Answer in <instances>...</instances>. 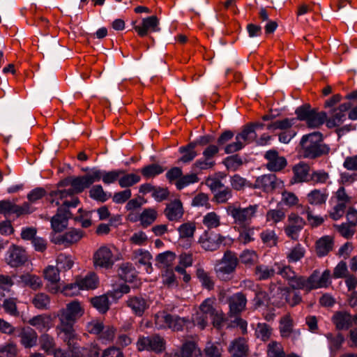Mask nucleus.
I'll use <instances>...</instances> for the list:
<instances>
[{
  "label": "nucleus",
  "instance_id": "c756f323",
  "mask_svg": "<svg viewBox=\"0 0 357 357\" xmlns=\"http://www.w3.org/2000/svg\"><path fill=\"white\" fill-rule=\"evenodd\" d=\"M158 213L153 208H144L139 215V221L142 227L146 228L151 225L158 218Z\"/></svg>",
  "mask_w": 357,
  "mask_h": 357
},
{
  "label": "nucleus",
  "instance_id": "f257e3e1",
  "mask_svg": "<svg viewBox=\"0 0 357 357\" xmlns=\"http://www.w3.org/2000/svg\"><path fill=\"white\" fill-rule=\"evenodd\" d=\"M84 313V305L77 300H74L66 304L64 308L61 309L57 313L59 324L56 326L57 335H66V339H70L73 334L74 324Z\"/></svg>",
  "mask_w": 357,
  "mask_h": 357
},
{
  "label": "nucleus",
  "instance_id": "8fccbe9b",
  "mask_svg": "<svg viewBox=\"0 0 357 357\" xmlns=\"http://www.w3.org/2000/svg\"><path fill=\"white\" fill-rule=\"evenodd\" d=\"M196 230L195 223L193 222H187L181 225L177 231L179 234V238L191 239L193 238Z\"/></svg>",
  "mask_w": 357,
  "mask_h": 357
},
{
  "label": "nucleus",
  "instance_id": "e2e57ef3",
  "mask_svg": "<svg viewBox=\"0 0 357 357\" xmlns=\"http://www.w3.org/2000/svg\"><path fill=\"white\" fill-rule=\"evenodd\" d=\"M17 298H16L11 297L6 298L2 304L5 312L13 317H18L20 312L17 310Z\"/></svg>",
  "mask_w": 357,
  "mask_h": 357
},
{
  "label": "nucleus",
  "instance_id": "f03ea898",
  "mask_svg": "<svg viewBox=\"0 0 357 357\" xmlns=\"http://www.w3.org/2000/svg\"><path fill=\"white\" fill-rule=\"evenodd\" d=\"M89 186L85 176L73 177L72 188L64 190L58 189L50 192V202L52 204L77 207L79 200L75 194L83 192Z\"/></svg>",
  "mask_w": 357,
  "mask_h": 357
},
{
  "label": "nucleus",
  "instance_id": "20e7f679",
  "mask_svg": "<svg viewBox=\"0 0 357 357\" xmlns=\"http://www.w3.org/2000/svg\"><path fill=\"white\" fill-rule=\"evenodd\" d=\"M259 204H250L242 207L238 203L229 205L227 208V214L233 219L235 227L250 225L252 220L256 218L259 210Z\"/></svg>",
  "mask_w": 357,
  "mask_h": 357
},
{
  "label": "nucleus",
  "instance_id": "774afa93",
  "mask_svg": "<svg viewBox=\"0 0 357 357\" xmlns=\"http://www.w3.org/2000/svg\"><path fill=\"white\" fill-rule=\"evenodd\" d=\"M224 164L227 169L235 172L243 165V160L238 155H233L225 158Z\"/></svg>",
  "mask_w": 357,
  "mask_h": 357
},
{
  "label": "nucleus",
  "instance_id": "7c9ffc66",
  "mask_svg": "<svg viewBox=\"0 0 357 357\" xmlns=\"http://www.w3.org/2000/svg\"><path fill=\"white\" fill-rule=\"evenodd\" d=\"M333 247V238L329 236H326L316 242V252L319 257H324L332 250Z\"/></svg>",
  "mask_w": 357,
  "mask_h": 357
},
{
  "label": "nucleus",
  "instance_id": "412c9836",
  "mask_svg": "<svg viewBox=\"0 0 357 357\" xmlns=\"http://www.w3.org/2000/svg\"><path fill=\"white\" fill-rule=\"evenodd\" d=\"M246 303L247 299L243 293L233 294L228 299L230 315H238L245 309Z\"/></svg>",
  "mask_w": 357,
  "mask_h": 357
},
{
  "label": "nucleus",
  "instance_id": "4c0bfd02",
  "mask_svg": "<svg viewBox=\"0 0 357 357\" xmlns=\"http://www.w3.org/2000/svg\"><path fill=\"white\" fill-rule=\"evenodd\" d=\"M328 196L326 190L315 189L307 194V199L309 204L318 206L325 204Z\"/></svg>",
  "mask_w": 357,
  "mask_h": 357
},
{
  "label": "nucleus",
  "instance_id": "bb28decb",
  "mask_svg": "<svg viewBox=\"0 0 357 357\" xmlns=\"http://www.w3.org/2000/svg\"><path fill=\"white\" fill-rule=\"evenodd\" d=\"M20 337V342L25 348H31L36 344L38 335L31 328H22L18 335Z\"/></svg>",
  "mask_w": 357,
  "mask_h": 357
},
{
  "label": "nucleus",
  "instance_id": "a18cd8bd",
  "mask_svg": "<svg viewBox=\"0 0 357 357\" xmlns=\"http://www.w3.org/2000/svg\"><path fill=\"white\" fill-rule=\"evenodd\" d=\"M181 357H202L200 349L192 341L185 342L181 351Z\"/></svg>",
  "mask_w": 357,
  "mask_h": 357
},
{
  "label": "nucleus",
  "instance_id": "a878e982",
  "mask_svg": "<svg viewBox=\"0 0 357 357\" xmlns=\"http://www.w3.org/2000/svg\"><path fill=\"white\" fill-rule=\"evenodd\" d=\"M52 321L50 315L43 314L32 317L28 323L40 332H46L52 328Z\"/></svg>",
  "mask_w": 357,
  "mask_h": 357
},
{
  "label": "nucleus",
  "instance_id": "473e14b6",
  "mask_svg": "<svg viewBox=\"0 0 357 357\" xmlns=\"http://www.w3.org/2000/svg\"><path fill=\"white\" fill-rule=\"evenodd\" d=\"M238 231V240L240 243L246 245L255 241V227L250 225L236 227Z\"/></svg>",
  "mask_w": 357,
  "mask_h": 357
},
{
  "label": "nucleus",
  "instance_id": "ddd939ff",
  "mask_svg": "<svg viewBox=\"0 0 357 357\" xmlns=\"http://www.w3.org/2000/svg\"><path fill=\"white\" fill-rule=\"evenodd\" d=\"M305 225V221L303 218L295 213H291L288 215L284 231L287 236L294 241H297L299 234Z\"/></svg>",
  "mask_w": 357,
  "mask_h": 357
},
{
  "label": "nucleus",
  "instance_id": "2f4dec72",
  "mask_svg": "<svg viewBox=\"0 0 357 357\" xmlns=\"http://www.w3.org/2000/svg\"><path fill=\"white\" fill-rule=\"evenodd\" d=\"M176 259V255L171 251H166L157 255L155 261L156 266L160 268H172V265Z\"/></svg>",
  "mask_w": 357,
  "mask_h": 357
},
{
  "label": "nucleus",
  "instance_id": "052dcab7",
  "mask_svg": "<svg viewBox=\"0 0 357 357\" xmlns=\"http://www.w3.org/2000/svg\"><path fill=\"white\" fill-rule=\"evenodd\" d=\"M91 303L101 313H105L109 308V299L105 295L91 298Z\"/></svg>",
  "mask_w": 357,
  "mask_h": 357
},
{
  "label": "nucleus",
  "instance_id": "f8f14e48",
  "mask_svg": "<svg viewBox=\"0 0 357 357\" xmlns=\"http://www.w3.org/2000/svg\"><path fill=\"white\" fill-rule=\"evenodd\" d=\"M203 249L207 251L218 250L220 245H226L230 242V238L220 234L204 232L199 240Z\"/></svg>",
  "mask_w": 357,
  "mask_h": 357
},
{
  "label": "nucleus",
  "instance_id": "5fc2aeb1",
  "mask_svg": "<svg viewBox=\"0 0 357 357\" xmlns=\"http://www.w3.org/2000/svg\"><path fill=\"white\" fill-rule=\"evenodd\" d=\"M301 207L303 208V211H301V214L306 215L307 220L308 221L309 224L313 227H316L324 222V218L319 215H314L312 213V211L311 208L308 206H301Z\"/></svg>",
  "mask_w": 357,
  "mask_h": 357
},
{
  "label": "nucleus",
  "instance_id": "6ab92c4d",
  "mask_svg": "<svg viewBox=\"0 0 357 357\" xmlns=\"http://www.w3.org/2000/svg\"><path fill=\"white\" fill-rule=\"evenodd\" d=\"M159 21L156 16L153 15L142 20V24L134 26V29L140 37L146 36L149 32L160 31Z\"/></svg>",
  "mask_w": 357,
  "mask_h": 357
},
{
  "label": "nucleus",
  "instance_id": "49530a36",
  "mask_svg": "<svg viewBox=\"0 0 357 357\" xmlns=\"http://www.w3.org/2000/svg\"><path fill=\"white\" fill-rule=\"evenodd\" d=\"M326 337L328 340L331 351L335 354L340 349L344 342V336L340 333L336 334L327 333Z\"/></svg>",
  "mask_w": 357,
  "mask_h": 357
},
{
  "label": "nucleus",
  "instance_id": "c85d7f7f",
  "mask_svg": "<svg viewBox=\"0 0 357 357\" xmlns=\"http://www.w3.org/2000/svg\"><path fill=\"white\" fill-rule=\"evenodd\" d=\"M133 259L136 261V263L144 265L147 273L152 271L151 263L152 256L149 251L142 249L136 250L133 252Z\"/></svg>",
  "mask_w": 357,
  "mask_h": 357
},
{
  "label": "nucleus",
  "instance_id": "603ef678",
  "mask_svg": "<svg viewBox=\"0 0 357 357\" xmlns=\"http://www.w3.org/2000/svg\"><path fill=\"white\" fill-rule=\"evenodd\" d=\"M220 216L215 212H208L203 217L202 224L208 229H215L220 225Z\"/></svg>",
  "mask_w": 357,
  "mask_h": 357
},
{
  "label": "nucleus",
  "instance_id": "13d9d810",
  "mask_svg": "<svg viewBox=\"0 0 357 357\" xmlns=\"http://www.w3.org/2000/svg\"><path fill=\"white\" fill-rule=\"evenodd\" d=\"M165 171V169L158 164H151L141 169L140 172L146 178L155 177Z\"/></svg>",
  "mask_w": 357,
  "mask_h": 357
},
{
  "label": "nucleus",
  "instance_id": "f3484780",
  "mask_svg": "<svg viewBox=\"0 0 357 357\" xmlns=\"http://www.w3.org/2000/svg\"><path fill=\"white\" fill-rule=\"evenodd\" d=\"M84 236V232L81 229H71L67 232L59 234L53 238L55 244L69 246L79 242Z\"/></svg>",
  "mask_w": 357,
  "mask_h": 357
},
{
  "label": "nucleus",
  "instance_id": "c03bdc74",
  "mask_svg": "<svg viewBox=\"0 0 357 357\" xmlns=\"http://www.w3.org/2000/svg\"><path fill=\"white\" fill-rule=\"evenodd\" d=\"M77 280L81 289H93L98 284V278L94 273H90L84 278H79Z\"/></svg>",
  "mask_w": 357,
  "mask_h": 357
},
{
  "label": "nucleus",
  "instance_id": "338daca9",
  "mask_svg": "<svg viewBox=\"0 0 357 357\" xmlns=\"http://www.w3.org/2000/svg\"><path fill=\"white\" fill-rule=\"evenodd\" d=\"M256 336L262 341L266 342L269 340L272 334V328L265 323L257 324L255 330Z\"/></svg>",
  "mask_w": 357,
  "mask_h": 357
},
{
  "label": "nucleus",
  "instance_id": "cd10ccee",
  "mask_svg": "<svg viewBox=\"0 0 357 357\" xmlns=\"http://www.w3.org/2000/svg\"><path fill=\"white\" fill-rule=\"evenodd\" d=\"M248 345L244 338L238 337L231 342L229 351L232 357H244L248 352Z\"/></svg>",
  "mask_w": 357,
  "mask_h": 357
},
{
  "label": "nucleus",
  "instance_id": "6e6d98bb",
  "mask_svg": "<svg viewBox=\"0 0 357 357\" xmlns=\"http://www.w3.org/2000/svg\"><path fill=\"white\" fill-rule=\"evenodd\" d=\"M60 270L54 266H48L43 270V277L52 284H56L60 280Z\"/></svg>",
  "mask_w": 357,
  "mask_h": 357
},
{
  "label": "nucleus",
  "instance_id": "72a5a7b5",
  "mask_svg": "<svg viewBox=\"0 0 357 357\" xmlns=\"http://www.w3.org/2000/svg\"><path fill=\"white\" fill-rule=\"evenodd\" d=\"M61 338L68 345L70 357H85V347H77L75 342L76 334H73V336L69 340L66 339V335H62Z\"/></svg>",
  "mask_w": 357,
  "mask_h": 357
},
{
  "label": "nucleus",
  "instance_id": "4be33fe9",
  "mask_svg": "<svg viewBox=\"0 0 357 357\" xmlns=\"http://www.w3.org/2000/svg\"><path fill=\"white\" fill-rule=\"evenodd\" d=\"M332 321L337 330H347L354 323V319L349 312L338 311L333 315Z\"/></svg>",
  "mask_w": 357,
  "mask_h": 357
},
{
  "label": "nucleus",
  "instance_id": "dca6fc26",
  "mask_svg": "<svg viewBox=\"0 0 357 357\" xmlns=\"http://www.w3.org/2000/svg\"><path fill=\"white\" fill-rule=\"evenodd\" d=\"M267 160L266 168L272 172H279L283 169L287 165V161L284 156L280 155L275 150H269L264 155Z\"/></svg>",
  "mask_w": 357,
  "mask_h": 357
},
{
  "label": "nucleus",
  "instance_id": "58836bf2",
  "mask_svg": "<svg viewBox=\"0 0 357 357\" xmlns=\"http://www.w3.org/2000/svg\"><path fill=\"white\" fill-rule=\"evenodd\" d=\"M118 274L126 282H132L136 277V271L132 264L123 263L119 268Z\"/></svg>",
  "mask_w": 357,
  "mask_h": 357
},
{
  "label": "nucleus",
  "instance_id": "5701e85b",
  "mask_svg": "<svg viewBox=\"0 0 357 357\" xmlns=\"http://www.w3.org/2000/svg\"><path fill=\"white\" fill-rule=\"evenodd\" d=\"M277 186V178L274 174H264L257 178L253 185L255 188L269 192Z\"/></svg>",
  "mask_w": 357,
  "mask_h": 357
},
{
  "label": "nucleus",
  "instance_id": "69168bd1",
  "mask_svg": "<svg viewBox=\"0 0 357 357\" xmlns=\"http://www.w3.org/2000/svg\"><path fill=\"white\" fill-rule=\"evenodd\" d=\"M242 264L246 266H252L258 261V255L253 250H245L239 257Z\"/></svg>",
  "mask_w": 357,
  "mask_h": 357
},
{
  "label": "nucleus",
  "instance_id": "1a4fd4ad",
  "mask_svg": "<svg viewBox=\"0 0 357 357\" xmlns=\"http://www.w3.org/2000/svg\"><path fill=\"white\" fill-rule=\"evenodd\" d=\"M114 247L104 245L97 249L93 255V264L96 268L110 269L117 260L114 252Z\"/></svg>",
  "mask_w": 357,
  "mask_h": 357
},
{
  "label": "nucleus",
  "instance_id": "4d7b16f0",
  "mask_svg": "<svg viewBox=\"0 0 357 357\" xmlns=\"http://www.w3.org/2000/svg\"><path fill=\"white\" fill-rule=\"evenodd\" d=\"M31 302L37 309L47 310L50 304V298L45 293H38L33 297Z\"/></svg>",
  "mask_w": 357,
  "mask_h": 357
},
{
  "label": "nucleus",
  "instance_id": "3c124183",
  "mask_svg": "<svg viewBox=\"0 0 357 357\" xmlns=\"http://www.w3.org/2000/svg\"><path fill=\"white\" fill-rule=\"evenodd\" d=\"M21 282L33 290L39 289L43 286V282L40 277L36 275L24 274L20 276Z\"/></svg>",
  "mask_w": 357,
  "mask_h": 357
},
{
  "label": "nucleus",
  "instance_id": "2eb2a0df",
  "mask_svg": "<svg viewBox=\"0 0 357 357\" xmlns=\"http://www.w3.org/2000/svg\"><path fill=\"white\" fill-rule=\"evenodd\" d=\"M5 259L10 266L18 267L26 261L27 255L22 248L13 245L8 250Z\"/></svg>",
  "mask_w": 357,
  "mask_h": 357
},
{
  "label": "nucleus",
  "instance_id": "0e129e2a",
  "mask_svg": "<svg viewBox=\"0 0 357 357\" xmlns=\"http://www.w3.org/2000/svg\"><path fill=\"white\" fill-rule=\"evenodd\" d=\"M199 181V178L196 174H189L181 176L179 179L176 181L175 185L177 189L181 190L190 184L196 183Z\"/></svg>",
  "mask_w": 357,
  "mask_h": 357
},
{
  "label": "nucleus",
  "instance_id": "b1692460",
  "mask_svg": "<svg viewBox=\"0 0 357 357\" xmlns=\"http://www.w3.org/2000/svg\"><path fill=\"white\" fill-rule=\"evenodd\" d=\"M331 272L325 270L321 275L318 271H314L310 276L311 290L326 287L330 284Z\"/></svg>",
  "mask_w": 357,
  "mask_h": 357
},
{
  "label": "nucleus",
  "instance_id": "09e8293b",
  "mask_svg": "<svg viewBox=\"0 0 357 357\" xmlns=\"http://www.w3.org/2000/svg\"><path fill=\"white\" fill-rule=\"evenodd\" d=\"M275 269L264 264L257 265L255 268V276L259 280L271 278L275 275Z\"/></svg>",
  "mask_w": 357,
  "mask_h": 357
},
{
  "label": "nucleus",
  "instance_id": "680f3d73",
  "mask_svg": "<svg viewBox=\"0 0 357 357\" xmlns=\"http://www.w3.org/2000/svg\"><path fill=\"white\" fill-rule=\"evenodd\" d=\"M268 357H286L283 346L276 341H271L267 346Z\"/></svg>",
  "mask_w": 357,
  "mask_h": 357
},
{
  "label": "nucleus",
  "instance_id": "393cba45",
  "mask_svg": "<svg viewBox=\"0 0 357 357\" xmlns=\"http://www.w3.org/2000/svg\"><path fill=\"white\" fill-rule=\"evenodd\" d=\"M127 305L132 310V312L139 317L143 315L149 305L146 299L141 296L130 297L126 301Z\"/></svg>",
  "mask_w": 357,
  "mask_h": 357
},
{
  "label": "nucleus",
  "instance_id": "9b49d317",
  "mask_svg": "<svg viewBox=\"0 0 357 357\" xmlns=\"http://www.w3.org/2000/svg\"><path fill=\"white\" fill-rule=\"evenodd\" d=\"M165 339L157 334L140 336L137 342V348L139 351H148L160 354L165 350Z\"/></svg>",
  "mask_w": 357,
  "mask_h": 357
},
{
  "label": "nucleus",
  "instance_id": "ea45409f",
  "mask_svg": "<svg viewBox=\"0 0 357 357\" xmlns=\"http://www.w3.org/2000/svg\"><path fill=\"white\" fill-rule=\"evenodd\" d=\"M39 344L40 349L47 354H52L56 349L54 338L45 333L40 336Z\"/></svg>",
  "mask_w": 357,
  "mask_h": 357
},
{
  "label": "nucleus",
  "instance_id": "37998d69",
  "mask_svg": "<svg viewBox=\"0 0 357 357\" xmlns=\"http://www.w3.org/2000/svg\"><path fill=\"white\" fill-rule=\"evenodd\" d=\"M196 276L204 288L208 290L213 289L214 281L212 277L210 275L209 273L206 272L202 267H197Z\"/></svg>",
  "mask_w": 357,
  "mask_h": 357
},
{
  "label": "nucleus",
  "instance_id": "e433bc0d",
  "mask_svg": "<svg viewBox=\"0 0 357 357\" xmlns=\"http://www.w3.org/2000/svg\"><path fill=\"white\" fill-rule=\"evenodd\" d=\"M297 119H284L282 120L275 121L267 126V129L270 130H281L282 132L286 130H293L291 127L296 123Z\"/></svg>",
  "mask_w": 357,
  "mask_h": 357
},
{
  "label": "nucleus",
  "instance_id": "423d86ee",
  "mask_svg": "<svg viewBox=\"0 0 357 357\" xmlns=\"http://www.w3.org/2000/svg\"><path fill=\"white\" fill-rule=\"evenodd\" d=\"M262 126L261 123H255L245 127L241 132L236 135L235 142L225 146V152L229 154L241 150L246 144L251 143L256 138L255 128Z\"/></svg>",
  "mask_w": 357,
  "mask_h": 357
},
{
  "label": "nucleus",
  "instance_id": "de8ad7c7",
  "mask_svg": "<svg viewBox=\"0 0 357 357\" xmlns=\"http://www.w3.org/2000/svg\"><path fill=\"white\" fill-rule=\"evenodd\" d=\"M285 217V212L282 209H270L266 212V221L270 223V225H276L282 222Z\"/></svg>",
  "mask_w": 357,
  "mask_h": 357
},
{
  "label": "nucleus",
  "instance_id": "39448f33",
  "mask_svg": "<svg viewBox=\"0 0 357 357\" xmlns=\"http://www.w3.org/2000/svg\"><path fill=\"white\" fill-rule=\"evenodd\" d=\"M331 202L333 203V206L328 212V215L333 220H338L345 214L347 206L352 202V197L342 185L333 193Z\"/></svg>",
  "mask_w": 357,
  "mask_h": 357
},
{
  "label": "nucleus",
  "instance_id": "c9c22d12",
  "mask_svg": "<svg viewBox=\"0 0 357 357\" xmlns=\"http://www.w3.org/2000/svg\"><path fill=\"white\" fill-rule=\"evenodd\" d=\"M288 284L293 290L303 289L306 291H311L310 277L306 278L304 276L296 274Z\"/></svg>",
  "mask_w": 357,
  "mask_h": 357
},
{
  "label": "nucleus",
  "instance_id": "6e6552de",
  "mask_svg": "<svg viewBox=\"0 0 357 357\" xmlns=\"http://www.w3.org/2000/svg\"><path fill=\"white\" fill-rule=\"evenodd\" d=\"M238 259L236 255L230 251H227L221 260L215 265V272L217 277L221 280H229L234 273L238 265Z\"/></svg>",
  "mask_w": 357,
  "mask_h": 357
},
{
  "label": "nucleus",
  "instance_id": "7ed1b4c3",
  "mask_svg": "<svg viewBox=\"0 0 357 357\" xmlns=\"http://www.w3.org/2000/svg\"><path fill=\"white\" fill-rule=\"evenodd\" d=\"M300 145L305 158L314 159L327 155L330 151V147L324 142L323 135L320 132L303 135Z\"/></svg>",
  "mask_w": 357,
  "mask_h": 357
},
{
  "label": "nucleus",
  "instance_id": "bf43d9fd",
  "mask_svg": "<svg viewBox=\"0 0 357 357\" xmlns=\"http://www.w3.org/2000/svg\"><path fill=\"white\" fill-rule=\"evenodd\" d=\"M56 264L60 271H66L73 266L74 259L70 255L61 253L56 258Z\"/></svg>",
  "mask_w": 357,
  "mask_h": 357
},
{
  "label": "nucleus",
  "instance_id": "864d4df0",
  "mask_svg": "<svg viewBox=\"0 0 357 357\" xmlns=\"http://www.w3.org/2000/svg\"><path fill=\"white\" fill-rule=\"evenodd\" d=\"M141 180L140 176L136 174H126L123 170V174L119 176V184L121 188H129L138 183Z\"/></svg>",
  "mask_w": 357,
  "mask_h": 357
},
{
  "label": "nucleus",
  "instance_id": "a211bd4d",
  "mask_svg": "<svg viewBox=\"0 0 357 357\" xmlns=\"http://www.w3.org/2000/svg\"><path fill=\"white\" fill-rule=\"evenodd\" d=\"M350 102L341 104L337 108L333 109L331 116L326 121L327 127L331 128L340 126L346 119V112L351 108Z\"/></svg>",
  "mask_w": 357,
  "mask_h": 357
},
{
  "label": "nucleus",
  "instance_id": "aec40b11",
  "mask_svg": "<svg viewBox=\"0 0 357 357\" xmlns=\"http://www.w3.org/2000/svg\"><path fill=\"white\" fill-rule=\"evenodd\" d=\"M165 215L169 221H180L184 213V209L181 201L176 199L167 204L164 211Z\"/></svg>",
  "mask_w": 357,
  "mask_h": 357
},
{
  "label": "nucleus",
  "instance_id": "4468645a",
  "mask_svg": "<svg viewBox=\"0 0 357 357\" xmlns=\"http://www.w3.org/2000/svg\"><path fill=\"white\" fill-rule=\"evenodd\" d=\"M59 208L57 213L51 219V227L55 232L63 231L68 225V220L72 214L70 209L73 206H67L63 204H56Z\"/></svg>",
  "mask_w": 357,
  "mask_h": 357
},
{
  "label": "nucleus",
  "instance_id": "79ce46f5",
  "mask_svg": "<svg viewBox=\"0 0 357 357\" xmlns=\"http://www.w3.org/2000/svg\"><path fill=\"white\" fill-rule=\"evenodd\" d=\"M310 167L303 162L298 163L293 168L294 178L296 182H303L308 181Z\"/></svg>",
  "mask_w": 357,
  "mask_h": 357
},
{
  "label": "nucleus",
  "instance_id": "a19ab883",
  "mask_svg": "<svg viewBox=\"0 0 357 357\" xmlns=\"http://www.w3.org/2000/svg\"><path fill=\"white\" fill-rule=\"evenodd\" d=\"M305 249L301 243H296L289 249L286 255L287 259L289 263H295L304 257Z\"/></svg>",
  "mask_w": 357,
  "mask_h": 357
},
{
  "label": "nucleus",
  "instance_id": "9d476101",
  "mask_svg": "<svg viewBox=\"0 0 357 357\" xmlns=\"http://www.w3.org/2000/svg\"><path fill=\"white\" fill-rule=\"evenodd\" d=\"M215 298H207L199 305V310L192 317V321L201 330L208 324V317H211L218 310L215 307Z\"/></svg>",
  "mask_w": 357,
  "mask_h": 357
},
{
  "label": "nucleus",
  "instance_id": "f704fd0d",
  "mask_svg": "<svg viewBox=\"0 0 357 357\" xmlns=\"http://www.w3.org/2000/svg\"><path fill=\"white\" fill-rule=\"evenodd\" d=\"M294 321L289 314L281 317L280 320L279 330L282 337H289L293 333Z\"/></svg>",
  "mask_w": 357,
  "mask_h": 357
},
{
  "label": "nucleus",
  "instance_id": "0eeeda50",
  "mask_svg": "<svg viewBox=\"0 0 357 357\" xmlns=\"http://www.w3.org/2000/svg\"><path fill=\"white\" fill-rule=\"evenodd\" d=\"M295 113L297 115V119L305 121L307 126L312 128H318L327 121L326 112H319L314 109H311L309 105L298 107Z\"/></svg>",
  "mask_w": 357,
  "mask_h": 357
}]
</instances>
